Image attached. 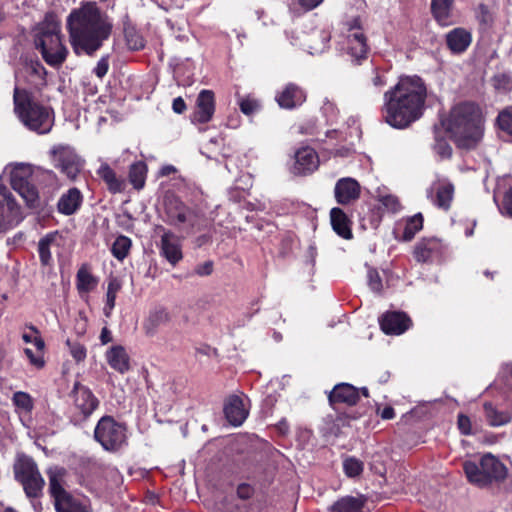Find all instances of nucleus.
Masks as SVG:
<instances>
[{
  "label": "nucleus",
  "mask_w": 512,
  "mask_h": 512,
  "mask_svg": "<svg viewBox=\"0 0 512 512\" xmlns=\"http://www.w3.org/2000/svg\"><path fill=\"white\" fill-rule=\"evenodd\" d=\"M426 195L435 206L448 210L454 196V186L447 179H437L426 190Z\"/></svg>",
  "instance_id": "dca6fc26"
},
{
  "label": "nucleus",
  "mask_w": 512,
  "mask_h": 512,
  "mask_svg": "<svg viewBox=\"0 0 512 512\" xmlns=\"http://www.w3.org/2000/svg\"><path fill=\"white\" fill-rule=\"evenodd\" d=\"M105 356L109 366L120 374H125L130 370V357L123 346H112Z\"/></svg>",
  "instance_id": "a878e982"
},
{
  "label": "nucleus",
  "mask_w": 512,
  "mask_h": 512,
  "mask_svg": "<svg viewBox=\"0 0 512 512\" xmlns=\"http://www.w3.org/2000/svg\"><path fill=\"white\" fill-rule=\"evenodd\" d=\"M334 195L337 203L347 205L360 197V185L351 177H344L336 182Z\"/></svg>",
  "instance_id": "412c9836"
},
{
  "label": "nucleus",
  "mask_w": 512,
  "mask_h": 512,
  "mask_svg": "<svg viewBox=\"0 0 512 512\" xmlns=\"http://www.w3.org/2000/svg\"><path fill=\"white\" fill-rule=\"evenodd\" d=\"M163 220L167 224L187 233H194L206 228V219L186 206L178 197L167 196L164 201Z\"/></svg>",
  "instance_id": "423d86ee"
},
{
  "label": "nucleus",
  "mask_w": 512,
  "mask_h": 512,
  "mask_svg": "<svg viewBox=\"0 0 512 512\" xmlns=\"http://www.w3.org/2000/svg\"><path fill=\"white\" fill-rule=\"evenodd\" d=\"M169 321V313L165 308L158 307L150 311L145 323L144 328L147 334H153L156 329Z\"/></svg>",
  "instance_id": "4c0bfd02"
},
{
  "label": "nucleus",
  "mask_w": 512,
  "mask_h": 512,
  "mask_svg": "<svg viewBox=\"0 0 512 512\" xmlns=\"http://www.w3.org/2000/svg\"><path fill=\"white\" fill-rule=\"evenodd\" d=\"M485 417L492 427L508 424L512 420V414L508 410H500L490 402L484 403Z\"/></svg>",
  "instance_id": "72a5a7b5"
},
{
  "label": "nucleus",
  "mask_w": 512,
  "mask_h": 512,
  "mask_svg": "<svg viewBox=\"0 0 512 512\" xmlns=\"http://www.w3.org/2000/svg\"><path fill=\"white\" fill-rule=\"evenodd\" d=\"M455 0H432L431 11L435 20L442 26L455 23Z\"/></svg>",
  "instance_id": "393cba45"
},
{
  "label": "nucleus",
  "mask_w": 512,
  "mask_h": 512,
  "mask_svg": "<svg viewBox=\"0 0 512 512\" xmlns=\"http://www.w3.org/2000/svg\"><path fill=\"white\" fill-rule=\"evenodd\" d=\"M364 502L356 497L346 496L336 501L331 512H362Z\"/></svg>",
  "instance_id": "58836bf2"
},
{
  "label": "nucleus",
  "mask_w": 512,
  "mask_h": 512,
  "mask_svg": "<svg viewBox=\"0 0 512 512\" xmlns=\"http://www.w3.org/2000/svg\"><path fill=\"white\" fill-rule=\"evenodd\" d=\"M463 469L469 482L479 487L488 486L493 481H502L507 475L506 466L492 454L482 456L479 465L466 461Z\"/></svg>",
  "instance_id": "0eeeda50"
},
{
  "label": "nucleus",
  "mask_w": 512,
  "mask_h": 512,
  "mask_svg": "<svg viewBox=\"0 0 512 512\" xmlns=\"http://www.w3.org/2000/svg\"><path fill=\"white\" fill-rule=\"evenodd\" d=\"M427 87L419 76L400 77L384 93L382 116L393 128L404 129L420 119L425 110Z\"/></svg>",
  "instance_id": "f03ea898"
},
{
  "label": "nucleus",
  "mask_w": 512,
  "mask_h": 512,
  "mask_svg": "<svg viewBox=\"0 0 512 512\" xmlns=\"http://www.w3.org/2000/svg\"><path fill=\"white\" fill-rule=\"evenodd\" d=\"M254 494V488L247 484L242 483L237 487V496L242 500H247Z\"/></svg>",
  "instance_id": "bf43d9fd"
},
{
  "label": "nucleus",
  "mask_w": 512,
  "mask_h": 512,
  "mask_svg": "<svg viewBox=\"0 0 512 512\" xmlns=\"http://www.w3.org/2000/svg\"><path fill=\"white\" fill-rule=\"evenodd\" d=\"M83 201L82 193L77 188H70L64 193L57 204L58 211L64 215L74 214L81 206Z\"/></svg>",
  "instance_id": "c85d7f7f"
},
{
  "label": "nucleus",
  "mask_w": 512,
  "mask_h": 512,
  "mask_svg": "<svg viewBox=\"0 0 512 512\" xmlns=\"http://www.w3.org/2000/svg\"><path fill=\"white\" fill-rule=\"evenodd\" d=\"M441 127H434L435 144L433 146L435 153L442 159L449 158L452 155V148L448 141L440 136Z\"/></svg>",
  "instance_id": "49530a36"
},
{
  "label": "nucleus",
  "mask_w": 512,
  "mask_h": 512,
  "mask_svg": "<svg viewBox=\"0 0 512 512\" xmlns=\"http://www.w3.org/2000/svg\"><path fill=\"white\" fill-rule=\"evenodd\" d=\"M24 353L27 356V358L29 359V362L36 368H42L44 366L45 362L43 359L42 352H39V351L34 352L30 348H25Z\"/></svg>",
  "instance_id": "6e6d98bb"
},
{
  "label": "nucleus",
  "mask_w": 512,
  "mask_h": 512,
  "mask_svg": "<svg viewBox=\"0 0 512 512\" xmlns=\"http://www.w3.org/2000/svg\"><path fill=\"white\" fill-rule=\"evenodd\" d=\"M246 192L244 190H239L238 188L231 189L229 192V197L234 202H240L243 198H245Z\"/></svg>",
  "instance_id": "338daca9"
},
{
  "label": "nucleus",
  "mask_w": 512,
  "mask_h": 512,
  "mask_svg": "<svg viewBox=\"0 0 512 512\" xmlns=\"http://www.w3.org/2000/svg\"><path fill=\"white\" fill-rule=\"evenodd\" d=\"M493 86L498 91H510L512 89V78L505 73H500L492 78Z\"/></svg>",
  "instance_id": "603ef678"
},
{
  "label": "nucleus",
  "mask_w": 512,
  "mask_h": 512,
  "mask_svg": "<svg viewBox=\"0 0 512 512\" xmlns=\"http://www.w3.org/2000/svg\"><path fill=\"white\" fill-rule=\"evenodd\" d=\"M422 228L423 216L421 213H417L406 220L401 239L404 241L412 240L416 233L419 232Z\"/></svg>",
  "instance_id": "c03bdc74"
},
{
  "label": "nucleus",
  "mask_w": 512,
  "mask_h": 512,
  "mask_svg": "<svg viewBox=\"0 0 512 512\" xmlns=\"http://www.w3.org/2000/svg\"><path fill=\"white\" fill-rule=\"evenodd\" d=\"M14 473L15 478L19 482H22L27 478H30L40 472L32 458L27 456H21L17 459L14 465Z\"/></svg>",
  "instance_id": "c9c22d12"
},
{
  "label": "nucleus",
  "mask_w": 512,
  "mask_h": 512,
  "mask_svg": "<svg viewBox=\"0 0 512 512\" xmlns=\"http://www.w3.org/2000/svg\"><path fill=\"white\" fill-rule=\"evenodd\" d=\"M331 39L330 32L326 29H314L309 34H305L302 46L311 55L321 54L328 48Z\"/></svg>",
  "instance_id": "5701e85b"
},
{
  "label": "nucleus",
  "mask_w": 512,
  "mask_h": 512,
  "mask_svg": "<svg viewBox=\"0 0 512 512\" xmlns=\"http://www.w3.org/2000/svg\"><path fill=\"white\" fill-rule=\"evenodd\" d=\"M66 345L69 348L70 355L73 357V359L76 362H82L85 360L87 356V350L86 347L81 344L80 342L67 340Z\"/></svg>",
  "instance_id": "3c124183"
},
{
  "label": "nucleus",
  "mask_w": 512,
  "mask_h": 512,
  "mask_svg": "<svg viewBox=\"0 0 512 512\" xmlns=\"http://www.w3.org/2000/svg\"><path fill=\"white\" fill-rule=\"evenodd\" d=\"M23 220L20 206L10 190L0 184V232L18 225Z\"/></svg>",
  "instance_id": "f8f14e48"
},
{
  "label": "nucleus",
  "mask_w": 512,
  "mask_h": 512,
  "mask_svg": "<svg viewBox=\"0 0 512 512\" xmlns=\"http://www.w3.org/2000/svg\"><path fill=\"white\" fill-rule=\"evenodd\" d=\"M359 400V390L351 384H337L329 394L331 403H344L355 405Z\"/></svg>",
  "instance_id": "cd10ccee"
},
{
  "label": "nucleus",
  "mask_w": 512,
  "mask_h": 512,
  "mask_svg": "<svg viewBox=\"0 0 512 512\" xmlns=\"http://www.w3.org/2000/svg\"><path fill=\"white\" fill-rule=\"evenodd\" d=\"M380 327L385 334L400 335L410 326V318L403 312H386L379 319Z\"/></svg>",
  "instance_id": "aec40b11"
},
{
  "label": "nucleus",
  "mask_w": 512,
  "mask_h": 512,
  "mask_svg": "<svg viewBox=\"0 0 512 512\" xmlns=\"http://www.w3.org/2000/svg\"><path fill=\"white\" fill-rule=\"evenodd\" d=\"M72 397L75 409L79 412L81 419H87L98 407L99 401L92 391L76 382L72 390Z\"/></svg>",
  "instance_id": "2eb2a0df"
},
{
  "label": "nucleus",
  "mask_w": 512,
  "mask_h": 512,
  "mask_svg": "<svg viewBox=\"0 0 512 512\" xmlns=\"http://www.w3.org/2000/svg\"><path fill=\"white\" fill-rule=\"evenodd\" d=\"M213 271V262L212 261H206L202 264H199L195 268V273L199 276H208Z\"/></svg>",
  "instance_id": "680f3d73"
},
{
  "label": "nucleus",
  "mask_w": 512,
  "mask_h": 512,
  "mask_svg": "<svg viewBox=\"0 0 512 512\" xmlns=\"http://www.w3.org/2000/svg\"><path fill=\"white\" fill-rule=\"evenodd\" d=\"M112 18L94 1H83L66 20L69 42L77 56H93L113 31Z\"/></svg>",
  "instance_id": "f257e3e1"
},
{
  "label": "nucleus",
  "mask_w": 512,
  "mask_h": 512,
  "mask_svg": "<svg viewBox=\"0 0 512 512\" xmlns=\"http://www.w3.org/2000/svg\"><path fill=\"white\" fill-rule=\"evenodd\" d=\"M238 105L241 112L245 115H252L260 109V103L255 98L250 96L240 97L238 96Z\"/></svg>",
  "instance_id": "8fccbe9b"
},
{
  "label": "nucleus",
  "mask_w": 512,
  "mask_h": 512,
  "mask_svg": "<svg viewBox=\"0 0 512 512\" xmlns=\"http://www.w3.org/2000/svg\"><path fill=\"white\" fill-rule=\"evenodd\" d=\"M60 32V21L54 13H47L36 27L35 46L45 62L53 67L60 66L68 54L67 48L62 43Z\"/></svg>",
  "instance_id": "39448f33"
},
{
  "label": "nucleus",
  "mask_w": 512,
  "mask_h": 512,
  "mask_svg": "<svg viewBox=\"0 0 512 512\" xmlns=\"http://www.w3.org/2000/svg\"><path fill=\"white\" fill-rule=\"evenodd\" d=\"M94 437L105 450L118 451L126 444V427L111 416H103L95 427Z\"/></svg>",
  "instance_id": "1a4fd4ad"
},
{
  "label": "nucleus",
  "mask_w": 512,
  "mask_h": 512,
  "mask_svg": "<svg viewBox=\"0 0 512 512\" xmlns=\"http://www.w3.org/2000/svg\"><path fill=\"white\" fill-rule=\"evenodd\" d=\"M319 167L317 152L311 147H302L295 153V163L292 172L295 175H308Z\"/></svg>",
  "instance_id": "a211bd4d"
},
{
  "label": "nucleus",
  "mask_w": 512,
  "mask_h": 512,
  "mask_svg": "<svg viewBox=\"0 0 512 512\" xmlns=\"http://www.w3.org/2000/svg\"><path fill=\"white\" fill-rule=\"evenodd\" d=\"M472 42L471 33L464 28H454L446 35V43L451 52L455 54L463 53Z\"/></svg>",
  "instance_id": "bb28decb"
},
{
  "label": "nucleus",
  "mask_w": 512,
  "mask_h": 512,
  "mask_svg": "<svg viewBox=\"0 0 512 512\" xmlns=\"http://www.w3.org/2000/svg\"><path fill=\"white\" fill-rule=\"evenodd\" d=\"M380 416L384 420H390L395 417V411L391 406H386L381 412Z\"/></svg>",
  "instance_id": "774afa93"
},
{
  "label": "nucleus",
  "mask_w": 512,
  "mask_h": 512,
  "mask_svg": "<svg viewBox=\"0 0 512 512\" xmlns=\"http://www.w3.org/2000/svg\"><path fill=\"white\" fill-rule=\"evenodd\" d=\"M14 110L21 123L39 135L48 134L55 121L53 109L34 99L26 90L14 89Z\"/></svg>",
  "instance_id": "20e7f679"
},
{
  "label": "nucleus",
  "mask_w": 512,
  "mask_h": 512,
  "mask_svg": "<svg viewBox=\"0 0 512 512\" xmlns=\"http://www.w3.org/2000/svg\"><path fill=\"white\" fill-rule=\"evenodd\" d=\"M457 424H458V428H459L460 432L463 435L472 434V425H471L470 418L468 416H466L464 414H459Z\"/></svg>",
  "instance_id": "13d9d810"
},
{
  "label": "nucleus",
  "mask_w": 512,
  "mask_h": 512,
  "mask_svg": "<svg viewBox=\"0 0 512 512\" xmlns=\"http://www.w3.org/2000/svg\"><path fill=\"white\" fill-rule=\"evenodd\" d=\"M123 33L125 37L126 44L130 50L138 51L144 48L145 39L138 32V30L133 26L128 16H125V20L123 21Z\"/></svg>",
  "instance_id": "f704fd0d"
},
{
  "label": "nucleus",
  "mask_w": 512,
  "mask_h": 512,
  "mask_svg": "<svg viewBox=\"0 0 512 512\" xmlns=\"http://www.w3.org/2000/svg\"><path fill=\"white\" fill-rule=\"evenodd\" d=\"M158 230L162 232L158 245L159 254L169 264L176 266L183 259L181 240L171 230L162 226H159Z\"/></svg>",
  "instance_id": "4468645a"
},
{
  "label": "nucleus",
  "mask_w": 512,
  "mask_h": 512,
  "mask_svg": "<svg viewBox=\"0 0 512 512\" xmlns=\"http://www.w3.org/2000/svg\"><path fill=\"white\" fill-rule=\"evenodd\" d=\"M346 36L342 49L350 61L359 64L367 58L369 46L367 38L362 29L360 17H354L346 22Z\"/></svg>",
  "instance_id": "9d476101"
},
{
  "label": "nucleus",
  "mask_w": 512,
  "mask_h": 512,
  "mask_svg": "<svg viewBox=\"0 0 512 512\" xmlns=\"http://www.w3.org/2000/svg\"><path fill=\"white\" fill-rule=\"evenodd\" d=\"M367 278L370 289L375 293H381L383 290V285L378 271L375 269H369Z\"/></svg>",
  "instance_id": "5fc2aeb1"
},
{
  "label": "nucleus",
  "mask_w": 512,
  "mask_h": 512,
  "mask_svg": "<svg viewBox=\"0 0 512 512\" xmlns=\"http://www.w3.org/2000/svg\"><path fill=\"white\" fill-rule=\"evenodd\" d=\"M480 108L471 102L455 105L446 120L441 122L455 144L462 149L475 148L483 138L484 124Z\"/></svg>",
  "instance_id": "7ed1b4c3"
},
{
  "label": "nucleus",
  "mask_w": 512,
  "mask_h": 512,
  "mask_svg": "<svg viewBox=\"0 0 512 512\" xmlns=\"http://www.w3.org/2000/svg\"><path fill=\"white\" fill-rule=\"evenodd\" d=\"M330 219L333 230L342 238H352L350 220L341 208L334 207L330 211Z\"/></svg>",
  "instance_id": "7c9ffc66"
},
{
  "label": "nucleus",
  "mask_w": 512,
  "mask_h": 512,
  "mask_svg": "<svg viewBox=\"0 0 512 512\" xmlns=\"http://www.w3.org/2000/svg\"><path fill=\"white\" fill-rule=\"evenodd\" d=\"M226 419L233 426H240L248 416L243 399L237 395L230 396L224 405Z\"/></svg>",
  "instance_id": "b1692460"
},
{
  "label": "nucleus",
  "mask_w": 512,
  "mask_h": 512,
  "mask_svg": "<svg viewBox=\"0 0 512 512\" xmlns=\"http://www.w3.org/2000/svg\"><path fill=\"white\" fill-rule=\"evenodd\" d=\"M387 77L385 74H381L379 72H376L374 77L372 78V83L377 88H382L387 84Z\"/></svg>",
  "instance_id": "69168bd1"
},
{
  "label": "nucleus",
  "mask_w": 512,
  "mask_h": 512,
  "mask_svg": "<svg viewBox=\"0 0 512 512\" xmlns=\"http://www.w3.org/2000/svg\"><path fill=\"white\" fill-rule=\"evenodd\" d=\"M499 129L507 135V140H512V111L504 110L497 117Z\"/></svg>",
  "instance_id": "09e8293b"
},
{
  "label": "nucleus",
  "mask_w": 512,
  "mask_h": 512,
  "mask_svg": "<svg viewBox=\"0 0 512 512\" xmlns=\"http://www.w3.org/2000/svg\"><path fill=\"white\" fill-rule=\"evenodd\" d=\"M57 232L48 233L39 240L38 253L40 262L43 266H51L53 263L52 248L59 247L57 243Z\"/></svg>",
  "instance_id": "473e14b6"
},
{
  "label": "nucleus",
  "mask_w": 512,
  "mask_h": 512,
  "mask_svg": "<svg viewBox=\"0 0 512 512\" xmlns=\"http://www.w3.org/2000/svg\"><path fill=\"white\" fill-rule=\"evenodd\" d=\"M374 197L388 212L397 213L401 210L398 198L388 193L385 188H377Z\"/></svg>",
  "instance_id": "79ce46f5"
},
{
  "label": "nucleus",
  "mask_w": 512,
  "mask_h": 512,
  "mask_svg": "<svg viewBox=\"0 0 512 512\" xmlns=\"http://www.w3.org/2000/svg\"><path fill=\"white\" fill-rule=\"evenodd\" d=\"M343 470L346 476L354 478L362 474L364 464L361 460L355 457H347L343 461Z\"/></svg>",
  "instance_id": "de8ad7c7"
},
{
  "label": "nucleus",
  "mask_w": 512,
  "mask_h": 512,
  "mask_svg": "<svg viewBox=\"0 0 512 512\" xmlns=\"http://www.w3.org/2000/svg\"><path fill=\"white\" fill-rule=\"evenodd\" d=\"M321 112L326 118L327 123L332 124L336 121L338 116V110L335 104L329 100H325L321 106Z\"/></svg>",
  "instance_id": "864d4df0"
},
{
  "label": "nucleus",
  "mask_w": 512,
  "mask_h": 512,
  "mask_svg": "<svg viewBox=\"0 0 512 512\" xmlns=\"http://www.w3.org/2000/svg\"><path fill=\"white\" fill-rule=\"evenodd\" d=\"M98 278L94 276L87 264H83L76 274V288L81 297L88 295L98 285Z\"/></svg>",
  "instance_id": "c756f323"
},
{
  "label": "nucleus",
  "mask_w": 512,
  "mask_h": 512,
  "mask_svg": "<svg viewBox=\"0 0 512 512\" xmlns=\"http://www.w3.org/2000/svg\"><path fill=\"white\" fill-rule=\"evenodd\" d=\"M147 166L143 161L133 163L129 169V181L133 187L140 190L145 185Z\"/></svg>",
  "instance_id": "a19ab883"
},
{
  "label": "nucleus",
  "mask_w": 512,
  "mask_h": 512,
  "mask_svg": "<svg viewBox=\"0 0 512 512\" xmlns=\"http://www.w3.org/2000/svg\"><path fill=\"white\" fill-rule=\"evenodd\" d=\"M444 254V245L437 238L422 239L414 248V257L418 262L440 260Z\"/></svg>",
  "instance_id": "f3484780"
},
{
  "label": "nucleus",
  "mask_w": 512,
  "mask_h": 512,
  "mask_svg": "<svg viewBox=\"0 0 512 512\" xmlns=\"http://www.w3.org/2000/svg\"><path fill=\"white\" fill-rule=\"evenodd\" d=\"M29 498H37L42 494L45 481L40 473L20 482Z\"/></svg>",
  "instance_id": "37998d69"
},
{
  "label": "nucleus",
  "mask_w": 512,
  "mask_h": 512,
  "mask_svg": "<svg viewBox=\"0 0 512 512\" xmlns=\"http://www.w3.org/2000/svg\"><path fill=\"white\" fill-rule=\"evenodd\" d=\"M502 213L512 217V187L507 191L504 196Z\"/></svg>",
  "instance_id": "052dcab7"
},
{
  "label": "nucleus",
  "mask_w": 512,
  "mask_h": 512,
  "mask_svg": "<svg viewBox=\"0 0 512 512\" xmlns=\"http://www.w3.org/2000/svg\"><path fill=\"white\" fill-rule=\"evenodd\" d=\"M172 109L177 114H181L186 110V103L182 97H177L173 100Z\"/></svg>",
  "instance_id": "0e129e2a"
},
{
  "label": "nucleus",
  "mask_w": 512,
  "mask_h": 512,
  "mask_svg": "<svg viewBox=\"0 0 512 512\" xmlns=\"http://www.w3.org/2000/svg\"><path fill=\"white\" fill-rule=\"evenodd\" d=\"M55 166L69 179H75L83 167V160L69 146H57L52 149Z\"/></svg>",
  "instance_id": "ddd939ff"
},
{
  "label": "nucleus",
  "mask_w": 512,
  "mask_h": 512,
  "mask_svg": "<svg viewBox=\"0 0 512 512\" xmlns=\"http://www.w3.org/2000/svg\"><path fill=\"white\" fill-rule=\"evenodd\" d=\"M12 403L20 417L29 416L34 404L31 396L22 391L15 392L12 396Z\"/></svg>",
  "instance_id": "ea45409f"
},
{
  "label": "nucleus",
  "mask_w": 512,
  "mask_h": 512,
  "mask_svg": "<svg viewBox=\"0 0 512 512\" xmlns=\"http://www.w3.org/2000/svg\"><path fill=\"white\" fill-rule=\"evenodd\" d=\"M11 186L29 208L39 206V193L34 185L32 170L29 165L19 164L13 168L11 171Z\"/></svg>",
  "instance_id": "9b49d317"
},
{
  "label": "nucleus",
  "mask_w": 512,
  "mask_h": 512,
  "mask_svg": "<svg viewBox=\"0 0 512 512\" xmlns=\"http://www.w3.org/2000/svg\"><path fill=\"white\" fill-rule=\"evenodd\" d=\"M122 288V281L118 277L111 276L108 279L107 291H106V302L103 308V312L106 317H109L115 307V302L118 292Z\"/></svg>",
  "instance_id": "e433bc0d"
},
{
  "label": "nucleus",
  "mask_w": 512,
  "mask_h": 512,
  "mask_svg": "<svg viewBox=\"0 0 512 512\" xmlns=\"http://www.w3.org/2000/svg\"><path fill=\"white\" fill-rule=\"evenodd\" d=\"M49 478V493L54 500L57 512H74L83 504L74 498L64 488L67 470L63 467H51L47 471Z\"/></svg>",
  "instance_id": "6e6552de"
},
{
  "label": "nucleus",
  "mask_w": 512,
  "mask_h": 512,
  "mask_svg": "<svg viewBox=\"0 0 512 512\" xmlns=\"http://www.w3.org/2000/svg\"><path fill=\"white\" fill-rule=\"evenodd\" d=\"M96 173L105 182L111 193L116 194L123 191L124 181L117 177L115 171L106 162L101 163Z\"/></svg>",
  "instance_id": "2f4dec72"
},
{
  "label": "nucleus",
  "mask_w": 512,
  "mask_h": 512,
  "mask_svg": "<svg viewBox=\"0 0 512 512\" xmlns=\"http://www.w3.org/2000/svg\"><path fill=\"white\" fill-rule=\"evenodd\" d=\"M196 108L192 121L195 123L209 122L215 112L214 92L208 89L201 90L196 100Z\"/></svg>",
  "instance_id": "6ab92c4d"
},
{
  "label": "nucleus",
  "mask_w": 512,
  "mask_h": 512,
  "mask_svg": "<svg viewBox=\"0 0 512 512\" xmlns=\"http://www.w3.org/2000/svg\"><path fill=\"white\" fill-rule=\"evenodd\" d=\"M131 245L132 242L129 237L120 235L115 239L111 248V252L116 259L122 261L127 257Z\"/></svg>",
  "instance_id": "a18cd8bd"
},
{
  "label": "nucleus",
  "mask_w": 512,
  "mask_h": 512,
  "mask_svg": "<svg viewBox=\"0 0 512 512\" xmlns=\"http://www.w3.org/2000/svg\"><path fill=\"white\" fill-rule=\"evenodd\" d=\"M108 69H109V57L103 56L97 62L95 68L93 69V72L98 78H103L107 74Z\"/></svg>",
  "instance_id": "4d7b16f0"
},
{
  "label": "nucleus",
  "mask_w": 512,
  "mask_h": 512,
  "mask_svg": "<svg viewBox=\"0 0 512 512\" xmlns=\"http://www.w3.org/2000/svg\"><path fill=\"white\" fill-rule=\"evenodd\" d=\"M297 2L301 8L307 12L318 7L323 2V0H297Z\"/></svg>",
  "instance_id": "e2e57ef3"
},
{
  "label": "nucleus",
  "mask_w": 512,
  "mask_h": 512,
  "mask_svg": "<svg viewBox=\"0 0 512 512\" xmlns=\"http://www.w3.org/2000/svg\"><path fill=\"white\" fill-rule=\"evenodd\" d=\"M278 105L284 109H294L306 100L305 91L294 83L287 84L275 97Z\"/></svg>",
  "instance_id": "4be33fe9"
}]
</instances>
